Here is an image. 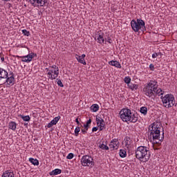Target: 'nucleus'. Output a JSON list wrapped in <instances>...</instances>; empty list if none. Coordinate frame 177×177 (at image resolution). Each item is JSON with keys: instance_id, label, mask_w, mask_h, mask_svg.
Listing matches in <instances>:
<instances>
[{"instance_id": "obj_11", "label": "nucleus", "mask_w": 177, "mask_h": 177, "mask_svg": "<svg viewBox=\"0 0 177 177\" xmlns=\"http://www.w3.org/2000/svg\"><path fill=\"white\" fill-rule=\"evenodd\" d=\"M96 122L100 131H103V129H104V125H105L104 120H103V118H102L100 116H97Z\"/></svg>"}, {"instance_id": "obj_17", "label": "nucleus", "mask_w": 177, "mask_h": 177, "mask_svg": "<svg viewBox=\"0 0 177 177\" xmlns=\"http://www.w3.org/2000/svg\"><path fill=\"white\" fill-rule=\"evenodd\" d=\"M109 64L110 66H113V67H116V68H122V66H121V64L118 61H109Z\"/></svg>"}, {"instance_id": "obj_8", "label": "nucleus", "mask_w": 177, "mask_h": 177, "mask_svg": "<svg viewBox=\"0 0 177 177\" xmlns=\"http://www.w3.org/2000/svg\"><path fill=\"white\" fill-rule=\"evenodd\" d=\"M80 162L82 167H89L90 168H93V165H95L93 158L88 155L83 156L80 159Z\"/></svg>"}, {"instance_id": "obj_6", "label": "nucleus", "mask_w": 177, "mask_h": 177, "mask_svg": "<svg viewBox=\"0 0 177 177\" xmlns=\"http://www.w3.org/2000/svg\"><path fill=\"white\" fill-rule=\"evenodd\" d=\"M145 21L140 19L137 20L133 19L131 21V27L134 32H139V31H143L145 28Z\"/></svg>"}, {"instance_id": "obj_35", "label": "nucleus", "mask_w": 177, "mask_h": 177, "mask_svg": "<svg viewBox=\"0 0 177 177\" xmlns=\"http://www.w3.org/2000/svg\"><path fill=\"white\" fill-rule=\"evenodd\" d=\"M80 131H81V129L80 128V127H77L75 128V136H78Z\"/></svg>"}, {"instance_id": "obj_42", "label": "nucleus", "mask_w": 177, "mask_h": 177, "mask_svg": "<svg viewBox=\"0 0 177 177\" xmlns=\"http://www.w3.org/2000/svg\"><path fill=\"white\" fill-rule=\"evenodd\" d=\"M1 62H5V58H4L3 57H2L1 58Z\"/></svg>"}, {"instance_id": "obj_19", "label": "nucleus", "mask_w": 177, "mask_h": 177, "mask_svg": "<svg viewBox=\"0 0 177 177\" xmlns=\"http://www.w3.org/2000/svg\"><path fill=\"white\" fill-rule=\"evenodd\" d=\"M98 147L100 149H101V150H109L110 149L109 146H107V144L106 143L104 144V142H100L98 144Z\"/></svg>"}, {"instance_id": "obj_15", "label": "nucleus", "mask_w": 177, "mask_h": 177, "mask_svg": "<svg viewBox=\"0 0 177 177\" xmlns=\"http://www.w3.org/2000/svg\"><path fill=\"white\" fill-rule=\"evenodd\" d=\"M6 79V82L8 84V85H15V75L13 73L10 74V77H7Z\"/></svg>"}, {"instance_id": "obj_36", "label": "nucleus", "mask_w": 177, "mask_h": 177, "mask_svg": "<svg viewBox=\"0 0 177 177\" xmlns=\"http://www.w3.org/2000/svg\"><path fill=\"white\" fill-rule=\"evenodd\" d=\"M67 160H73V158H74V153H70L68 154V156H66Z\"/></svg>"}, {"instance_id": "obj_7", "label": "nucleus", "mask_w": 177, "mask_h": 177, "mask_svg": "<svg viewBox=\"0 0 177 177\" xmlns=\"http://www.w3.org/2000/svg\"><path fill=\"white\" fill-rule=\"evenodd\" d=\"M46 71H47V77L48 80H56L57 77H59V67L56 65H52L48 68H46Z\"/></svg>"}, {"instance_id": "obj_2", "label": "nucleus", "mask_w": 177, "mask_h": 177, "mask_svg": "<svg viewBox=\"0 0 177 177\" xmlns=\"http://www.w3.org/2000/svg\"><path fill=\"white\" fill-rule=\"evenodd\" d=\"M161 124L158 122H153L149 127V138H151V142L153 143H160L164 140V132L161 133Z\"/></svg>"}, {"instance_id": "obj_26", "label": "nucleus", "mask_w": 177, "mask_h": 177, "mask_svg": "<svg viewBox=\"0 0 177 177\" xmlns=\"http://www.w3.org/2000/svg\"><path fill=\"white\" fill-rule=\"evenodd\" d=\"M119 156L121 158H125V157H127V151L124 149H120L119 151Z\"/></svg>"}, {"instance_id": "obj_1", "label": "nucleus", "mask_w": 177, "mask_h": 177, "mask_svg": "<svg viewBox=\"0 0 177 177\" xmlns=\"http://www.w3.org/2000/svg\"><path fill=\"white\" fill-rule=\"evenodd\" d=\"M142 93L148 97H152L154 95H158V96L164 95V91L158 88V83L156 80H151L144 85Z\"/></svg>"}, {"instance_id": "obj_29", "label": "nucleus", "mask_w": 177, "mask_h": 177, "mask_svg": "<svg viewBox=\"0 0 177 177\" xmlns=\"http://www.w3.org/2000/svg\"><path fill=\"white\" fill-rule=\"evenodd\" d=\"M131 81H132V79L129 76H126L124 79V82L127 84V86L131 84Z\"/></svg>"}, {"instance_id": "obj_37", "label": "nucleus", "mask_w": 177, "mask_h": 177, "mask_svg": "<svg viewBox=\"0 0 177 177\" xmlns=\"http://www.w3.org/2000/svg\"><path fill=\"white\" fill-rule=\"evenodd\" d=\"M149 68H150L151 71H154V64H151L149 65Z\"/></svg>"}, {"instance_id": "obj_24", "label": "nucleus", "mask_w": 177, "mask_h": 177, "mask_svg": "<svg viewBox=\"0 0 177 177\" xmlns=\"http://www.w3.org/2000/svg\"><path fill=\"white\" fill-rule=\"evenodd\" d=\"M127 86L131 89V91H137V89L139 88V85L132 83H130V84H129Z\"/></svg>"}, {"instance_id": "obj_9", "label": "nucleus", "mask_w": 177, "mask_h": 177, "mask_svg": "<svg viewBox=\"0 0 177 177\" xmlns=\"http://www.w3.org/2000/svg\"><path fill=\"white\" fill-rule=\"evenodd\" d=\"M35 57V53H30L28 55L25 56H19L16 55V57L21 59V62L24 63H30V62H32V59Z\"/></svg>"}, {"instance_id": "obj_40", "label": "nucleus", "mask_w": 177, "mask_h": 177, "mask_svg": "<svg viewBox=\"0 0 177 177\" xmlns=\"http://www.w3.org/2000/svg\"><path fill=\"white\" fill-rule=\"evenodd\" d=\"M82 132L84 135H85V133H86V132H88V130L84 129H82Z\"/></svg>"}, {"instance_id": "obj_39", "label": "nucleus", "mask_w": 177, "mask_h": 177, "mask_svg": "<svg viewBox=\"0 0 177 177\" xmlns=\"http://www.w3.org/2000/svg\"><path fill=\"white\" fill-rule=\"evenodd\" d=\"M106 42H108L109 44H112L113 40L111 39V38L109 37L108 39L106 40Z\"/></svg>"}, {"instance_id": "obj_25", "label": "nucleus", "mask_w": 177, "mask_h": 177, "mask_svg": "<svg viewBox=\"0 0 177 177\" xmlns=\"http://www.w3.org/2000/svg\"><path fill=\"white\" fill-rule=\"evenodd\" d=\"M29 161L31 162V164H32V165H36V166L39 165V160H38V159L30 158Z\"/></svg>"}, {"instance_id": "obj_14", "label": "nucleus", "mask_w": 177, "mask_h": 177, "mask_svg": "<svg viewBox=\"0 0 177 177\" xmlns=\"http://www.w3.org/2000/svg\"><path fill=\"white\" fill-rule=\"evenodd\" d=\"M104 34L100 32L95 35V39L97 41L98 44H104Z\"/></svg>"}, {"instance_id": "obj_13", "label": "nucleus", "mask_w": 177, "mask_h": 177, "mask_svg": "<svg viewBox=\"0 0 177 177\" xmlns=\"http://www.w3.org/2000/svg\"><path fill=\"white\" fill-rule=\"evenodd\" d=\"M85 54H83L82 55H75V59L77 60L79 63H81V64H84V66H86V62H85Z\"/></svg>"}, {"instance_id": "obj_18", "label": "nucleus", "mask_w": 177, "mask_h": 177, "mask_svg": "<svg viewBox=\"0 0 177 177\" xmlns=\"http://www.w3.org/2000/svg\"><path fill=\"white\" fill-rule=\"evenodd\" d=\"M8 71H6L5 69L0 68V78L6 80L8 78Z\"/></svg>"}, {"instance_id": "obj_23", "label": "nucleus", "mask_w": 177, "mask_h": 177, "mask_svg": "<svg viewBox=\"0 0 177 177\" xmlns=\"http://www.w3.org/2000/svg\"><path fill=\"white\" fill-rule=\"evenodd\" d=\"M1 177H15V174L9 170H6L3 173Z\"/></svg>"}, {"instance_id": "obj_10", "label": "nucleus", "mask_w": 177, "mask_h": 177, "mask_svg": "<svg viewBox=\"0 0 177 177\" xmlns=\"http://www.w3.org/2000/svg\"><path fill=\"white\" fill-rule=\"evenodd\" d=\"M29 2L34 8H39L44 6L48 1L46 0H29Z\"/></svg>"}, {"instance_id": "obj_41", "label": "nucleus", "mask_w": 177, "mask_h": 177, "mask_svg": "<svg viewBox=\"0 0 177 177\" xmlns=\"http://www.w3.org/2000/svg\"><path fill=\"white\" fill-rule=\"evenodd\" d=\"M75 122H77V124H78V125H80V121L78 120V118H76Z\"/></svg>"}, {"instance_id": "obj_30", "label": "nucleus", "mask_w": 177, "mask_h": 177, "mask_svg": "<svg viewBox=\"0 0 177 177\" xmlns=\"http://www.w3.org/2000/svg\"><path fill=\"white\" fill-rule=\"evenodd\" d=\"M20 118L23 120V121H30L31 120V118H30V115H19Z\"/></svg>"}, {"instance_id": "obj_4", "label": "nucleus", "mask_w": 177, "mask_h": 177, "mask_svg": "<svg viewBox=\"0 0 177 177\" xmlns=\"http://www.w3.org/2000/svg\"><path fill=\"white\" fill-rule=\"evenodd\" d=\"M150 149L145 146H140L136 149V158L141 162H147L150 160Z\"/></svg>"}, {"instance_id": "obj_16", "label": "nucleus", "mask_w": 177, "mask_h": 177, "mask_svg": "<svg viewBox=\"0 0 177 177\" xmlns=\"http://www.w3.org/2000/svg\"><path fill=\"white\" fill-rule=\"evenodd\" d=\"M60 118H61L60 115L55 117L53 120H52L50 121V122H49L47 124V128H52V127H53V125H56V124H57V122H59V120H60Z\"/></svg>"}, {"instance_id": "obj_43", "label": "nucleus", "mask_w": 177, "mask_h": 177, "mask_svg": "<svg viewBox=\"0 0 177 177\" xmlns=\"http://www.w3.org/2000/svg\"><path fill=\"white\" fill-rule=\"evenodd\" d=\"M3 1H4L5 2H8V1H9L10 0H3Z\"/></svg>"}, {"instance_id": "obj_31", "label": "nucleus", "mask_w": 177, "mask_h": 177, "mask_svg": "<svg viewBox=\"0 0 177 177\" xmlns=\"http://www.w3.org/2000/svg\"><path fill=\"white\" fill-rule=\"evenodd\" d=\"M91 123H92V120L89 119L88 120H87L86 124H84V127L86 131L89 129V125H91Z\"/></svg>"}, {"instance_id": "obj_34", "label": "nucleus", "mask_w": 177, "mask_h": 177, "mask_svg": "<svg viewBox=\"0 0 177 177\" xmlns=\"http://www.w3.org/2000/svg\"><path fill=\"white\" fill-rule=\"evenodd\" d=\"M57 84L58 86H60L61 88H63L64 85L63 84V82H62V80L57 79Z\"/></svg>"}, {"instance_id": "obj_20", "label": "nucleus", "mask_w": 177, "mask_h": 177, "mask_svg": "<svg viewBox=\"0 0 177 177\" xmlns=\"http://www.w3.org/2000/svg\"><path fill=\"white\" fill-rule=\"evenodd\" d=\"M8 128L12 129V131H16V129L17 128V124L16 122L11 121L8 123Z\"/></svg>"}, {"instance_id": "obj_28", "label": "nucleus", "mask_w": 177, "mask_h": 177, "mask_svg": "<svg viewBox=\"0 0 177 177\" xmlns=\"http://www.w3.org/2000/svg\"><path fill=\"white\" fill-rule=\"evenodd\" d=\"M140 112L141 113V114H143V115H147V107L142 106L140 108Z\"/></svg>"}, {"instance_id": "obj_12", "label": "nucleus", "mask_w": 177, "mask_h": 177, "mask_svg": "<svg viewBox=\"0 0 177 177\" xmlns=\"http://www.w3.org/2000/svg\"><path fill=\"white\" fill-rule=\"evenodd\" d=\"M118 146H120V142L117 139H113L109 144V149L111 150H117L118 149Z\"/></svg>"}, {"instance_id": "obj_22", "label": "nucleus", "mask_w": 177, "mask_h": 177, "mask_svg": "<svg viewBox=\"0 0 177 177\" xmlns=\"http://www.w3.org/2000/svg\"><path fill=\"white\" fill-rule=\"evenodd\" d=\"M60 174H62V169H55L53 170L52 171H50L49 173V175L50 176H55L56 175H60Z\"/></svg>"}, {"instance_id": "obj_3", "label": "nucleus", "mask_w": 177, "mask_h": 177, "mask_svg": "<svg viewBox=\"0 0 177 177\" xmlns=\"http://www.w3.org/2000/svg\"><path fill=\"white\" fill-rule=\"evenodd\" d=\"M120 117L123 122H133L135 124L138 122V120H139V117L138 116V113H133L131 111V109L128 108H123L120 111Z\"/></svg>"}, {"instance_id": "obj_5", "label": "nucleus", "mask_w": 177, "mask_h": 177, "mask_svg": "<svg viewBox=\"0 0 177 177\" xmlns=\"http://www.w3.org/2000/svg\"><path fill=\"white\" fill-rule=\"evenodd\" d=\"M162 105L166 109H171L175 105V97L172 94L165 95L164 97H160Z\"/></svg>"}, {"instance_id": "obj_44", "label": "nucleus", "mask_w": 177, "mask_h": 177, "mask_svg": "<svg viewBox=\"0 0 177 177\" xmlns=\"http://www.w3.org/2000/svg\"><path fill=\"white\" fill-rule=\"evenodd\" d=\"M162 131H164V129H162V127L161 128Z\"/></svg>"}, {"instance_id": "obj_33", "label": "nucleus", "mask_w": 177, "mask_h": 177, "mask_svg": "<svg viewBox=\"0 0 177 177\" xmlns=\"http://www.w3.org/2000/svg\"><path fill=\"white\" fill-rule=\"evenodd\" d=\"M22 33L24 34V35H25L26 37H30V31L24 29L22 30Z\"/></svg>"}, {"instance_id": "obj_21", "label": "nucleus", "mask_w": 177, "mask_h": 177, "mask_svg": "<svg viewBox=\"0 0 177 177\" xmlns=\"http://www.w3.org/2000/svg\"><path fill=\"white\" fill-rule=\"evenodd\" d=\"M124 143L125 145V147L127 149H129V147H131V143H132V140L129 137H126L124 140Z\"/></svg>"}, {"instance_id": "obj_38", "label": "nucleus", "mask_w": 177, "mask_h": 177, "mask_svg": "<svg viewBox=\"0 0 177 177\" xmlns=\"http://www.w3.org/2000/svg\"><path fill=\"white\" fill-rule=\"evenodd\" d=\"M99 129V127H95L92 129V132H96Z\"/></svg>"}, {"instance_id": "obj_27", "label": "nucleus", "mask_w": 177, "mask_h": 177, "mask_svg": "<svg viewBox=\"0 0 177 177\" xmlns=\"http://www.w3.org/2000/svg\"><path fill=\"white\" fill-rule=\"evenodd\" d=\"M91 109L93 113H96V111H99V105L94 104L91 106Z\"/></svg>"}, {"instance_id": "obj_32", "label": "nucleus", "mask_w": 177, "mask_h": 177, "mask_svg": "<svg viewBox=\"0 0 177 177\" xmlns=\"http://www.w3.org/2000/svg\"><path fill=\"white\" fill-rule=\"evenodd\" d=\"M158 56H162V53H161V52H158V53H153L152 54V59H156L157 57H158Z\"/></svg>"}]
</instances>
